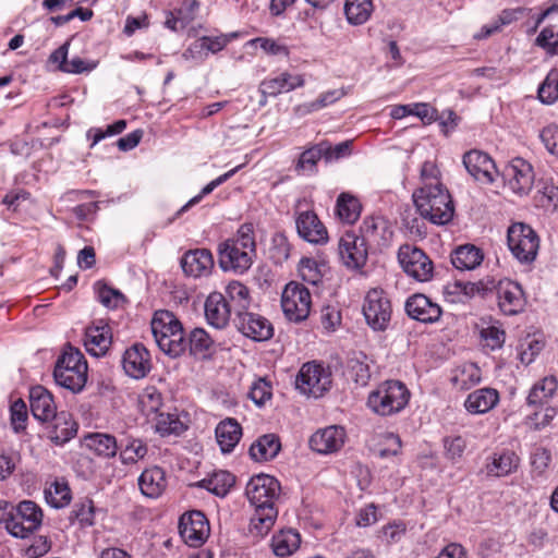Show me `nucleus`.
<instances>
[{"label": "nucleus", "instance_id": "f257e3e1", "mask_svg": "<svg viewBox=\"0 0 558 558\" xmlns=\"http://www.w3.org/2000/svg\"><path fill=\"white\" fill-rule=\"evenodd\" d=\"M217 254L222 271L234 275L247 272L257 256L253 226L242 225L233 236L219 243Z\"/></svg>", "mask_w": 558, "mask_h": 558}, {"label": "nucleus", "instance_id": "f03ea898", "mask_svg": "<svg viewBox=\"0 0 558 558\" xmlns=\"http://www.w3.org/2000/svg\"><path fill=\"white\" fill-rule=\"evenodd\" d=\"M413 201L420 215L437 226L450 222L454 215V206L449 192L441 183H425L413 193Z\"/></svg>", "mask_w": 558, "mask_h": 558}, {"label": "nucleus", "instance_id": "7ed1b4c3", "mask_svg": "<svg viewBox=\"0 0 558 558\" xmlns=\"http://www.w3.org/2000/svg\"><path fill=\"white\" fill-rule=\"evenodd\" d=\"M151 332L158 348L171 357L183 354L187 348L184 330L177 316L167 310L156 311L151 319Z\"/></svg>", "mask_w": 558, "mask_h": 558}, {"label": "nucleus", "instance_id": "20e7f679", "mask_svg": "<svg viewBox=\"0 0 558 558\" xmlns=\"http://www.w3.org/2000/svg\"><path fill=\"white\" fill-rule=\"evenodd\" d=\"M87 362L78 349L66 348L58 357L53 371L56 383L72 391L81 392L87 381Z\"/></svg>", "mask_w": 558, "mask_h": 558}, {"label": "nucleus", "instance_id": "39448f33", "mask_svg": "<svg viewBox=\"0 0 558 558\" xmlns=\"http://www.w3.org/2000/svg\"><path fill=\"white\" fill-rule=\"evenodd\" d=\"M410 400V391L399 380H386L373 390L367 398V407L380 416H389L402 411Z\"/></svg>", "mask_w": 558, "mask_h": 558}, {"label": "nucleus", "instance_id": "423d86ee", "mask_svg": "<svg viewBox=\"0 0 558 558\" xmlns=\"http://www.w3.org/2000/svg\"><path fill=\"white\" fill-rule=\"evenodd\" d=\"M43 519V510L36 502L23 500L11 508L3 522L10 535L27 538L41 526Z\"/></svg>", "mask_w": 558, "mask_h": 558}, {"label": "nucleus", "instance_id": "0eeeda50", "mask_svg": "<svg viewBox=\"0 0 558 558\" xmlns=\"http://www.w3.org/2000/svg\"><path fill=\"white\" fill-rule=\"evenodd\" d=\"M331 384L329 367L315 361L303 364L295 378L296 389L302 395L313 398L323 397L331 388Z\"/></svg>", "mask_w": 558, "mask_h": 558}, {"label": "nucleus", "instance_id": "6e6552de", "mask_svg": "<svg viewBox=\"0 0 558 558\" xmlns=\"http://www.w3.org/2000/svg\"><path fill=\"white\" fill-rule=\"evenodd\" d=\"M507 240L509 250L520 263L530 264L536 258L539 239L530 226L513 223L508 229Z\"/></svg>", "mask_w": 558, "mask_h": 558}, {"label": "nucleus", "instance_id": "1a4fd4ad", "mask_svg": "<svg viewBox=\"0 0 558 558\" xmlns=\"http://www.w3.org/2000/svg\"><path fill=\"white\" fill-rule=\"evenodd\" d=\"M398 260L403 271L418 282H428L434 277V263L417 246L401 245L398 251Z\"/></svg>", "mask_w": 558, "mask_h": 558}, {"label": "nucleus", "instance_id": "9d476101", "mask_svg": "<svg viewBox=\"0 0 558 558\" xmlns=\"http://www.w3.org/2000/svg\"><path fill=\"white\" fill-rule=\"evenodd\" d=\"M312 296L306 287L298 282L288 283L281 294V307L286 318L292 323L305 320L311 312Z\"/></svg>", "mask_w": 558, "mask_h": 558}, {"label": "nucleus", "instance_id": "9b49d317", "mask_svg": "<svg viewBox=\"0 0 558 558\" xmlns=\"http://www.w3.org/2000/svg\"><path fill=\"white\" fill-rule=\"evenodd\" d=\"M391 303L380 289L367 292L363 303V315L367 325L375 331L387 329L391 319Z\"/></svg>", "mask_w": 558, "mask_h": 558}, {"label": "nucleus", "instance_id": "f8f14e48", "mask_svg": "<svg viewBox=\"0 0 558 558\" xmlns=\"http://www.w3.org/2000/svg\"><path fill=\"white\" fill-rule=\"evenodd\" d=\"M505 184L519 196L527 195L534 184V171L523 158H513L501 172Z\"/></svg>", "mask_w": 558, "mask_h": 558}, {"label": "nucleus", "instance_id": "ddd939ff", "mask_svg": "<svg viewBox=\"0 0 558 558\" xmlns=\"http://www.w3.org/2000/svg\"><path fill=\"white\" fill-rule=\"evenodd\" d=\"M280 493L279 482L270 475L258 474L253 476L245 488L248 501L254 507L275 506Z\"/></svg>", "mask_w": 558, "mask_h": 558}, {"label": "nucleus", "instance_id": "4468645a", "mask_svg": "<svg viewBox=\"0 0 558 558\" xmlns=\"http://www.w3.org/2000/svg\"><path fill=\"white\" fill-rule=\"evenodd\" d=\"M179 531L189 546L198 547L209 535V524L203 512L194 510L181 517Z\"/></svg>", "mask_w": 558, "mask_h": 558}, {"label": "nucleus", "instance_id": "2eb2a0df", "mask_svg": "<svg viewBox=\"0 0 558 558\" xmlns=\"http://www.w3.org/2000/svg\"><path fill=\"white\" fill-rule=\"evenodd\" d=\"M463 165L469 174L482 184H492L498 175L494 160L482 150L466 151L463 155Z\"/></svg>", "mask_w": 558, "mask_h": 558}, {"label": "nucleus", "instance_id": "dca6fc26", "mask_svg": "<svg viewBox=\"0 0 558 558\" xmlns=\"http://www.w3.org/2000/svg\"><path fill=\"white\" fill-rule=\"evenodd\" d=\"M498 306L505 315L521 313L526 304L524 292L518 282L510 279H501L495 286Z\"/></svg>", "mask_w": 558, "mask_h": 558}, {"label": "nucleus", "instance_id": "f3484780", "mask_svg": "<svg viewBox=\"0 0 558 558\" xmlns=\"http://www.w3.org/2000/svg\"><path fill=\"white\" fill-rule=\"evenodd\" d=\"M235 327L245 337L254 341H266L274 335L271 323L264 316L252 312H239L235 317Z\"/></svg>", "mask_w": 558, "mask_h": 558}, {"label": "nucleus", "instance_id": "a211bd4d", "mask_svg": "<svg viewBox=\"0 0 558 558\" xmlns=\"http://www.w3.org/2000/svg\"><path fill=\"white\" fill-rule=\"evenodd\" d=\"M339 257L349 269H360L367 260L366 243L354 233H344L339 241Z\"/></svg>", "mask_w": 558, "mask_h": 558}, {"label": "nucleus", "instance_id": "6ab92c4d", "mask_svg": "<svg viewBox=\"0 0 558 558\" xmlns=\"http://www.w3.org/2000/svg\"><path fill=\"white\" fill-rule=\"evenodd\" d=\"M347 439L345 429L339 425H330L318 429L310 438V447L320 453L330 454L339 451Z\"/></svg>", "mask_w": 558, "mask_h": 558}, {"label": "nucleus", "instance_id": "aec40b11", "mask_svg": "<svg viewBox=\"0 0 558 558\" xmlns=\"http://www.w3.org/2000/svg\"><path fill=\"white\" fill-rule=\"evenodd\" d=\"M404 308L409 317L424 324L438 322L442 314L439 304L421 293L408 298Z\"/></svg>", "mask_w": 558, "mask_h": 558}, {"label": "nucleus", "instance_id": "412c9836", "mask_svg": "<svg viewBox=\"0 0 558 558\" xmlns=\"http://www.w3.org/2000/svg\"><path fill=\"white\" fill-rule=\"evenodd\" d=\"M125 374L134 379L144 378L151 368L150 354L142 343H135L125 350L122 356Z\"/></svg>", "mask_w": 558, "mask_h": 558}, {"label": "nucleus", "instance_id": "4be33fe9", "mask_svg": "<svg viewBox=\"0 0 558 558\" xmlns=\"http://www.w3.org/2000/svg\"><path fill=\"white\" fill-rule=\"evenodd\" d=\"M295 226L298 234L303 240L313 244L327 243V229L313 210L299 213L295 218Z\"/></svg>", "mask_w": 558, "mask_h": 558}, {"label": "nucleus", "instance_id": "5701e85b", "mask_svg": "<svg viewBox=\"0 0 558 558\" xmlns=\"http://www.w3.org/2000/svg\"><path fill=\"white\" fill-rule=\"evenodd\" d=\"M181 267L186 276L206 277L214 268V257L208 248L190 250L181 258Z\"/></svg>", "mask_w": 558, "mask_h": 558}, {"label": "nucleus", "instance_id": "b1692460", "mask_svg": "<svg viewBox=\"0 0 558 558\" xmlns=\"http://www.w3.org/2000/svg\"><path fill=\"white\" fill-rule=\"evenodd\" d=\"M519 456L511 449H498L486 458L485 471L488 476L504 477L517 472Z\"/></svg>", "mask_w": 558, "mask_h": 558}, {"label": "nucleus", "instance_id": "393cba45", "mask_svg": "<svg viewBox=\"0 0 558 558\" xmlns=\"http://www.w3.org/2000/svg\"><path fill=\"white\" fill-rule=\"evenodd\" d=\"M205 317L207 323L216 329H223L231 318V305L221 292H211L205 301Z\"/></svg>", "mask_w": 558, "mask_h": 558}, {"label": "nucleus", "instance_id": "a878e982", "mask_svg": "<svg viewBox=\"0 0 558 558\" xmlns=\"http://www.w3.org/2000/svg\"><path fill=\"white\" fill-rule=\"evenodd\" d=\"M112 341L110 326L99 320L85 330L84 345L92 355L102 356L107 353Z\"/></svg>", "mask_w": 558, "mask_h": 558}, {"label": "nucleus", "instance_id": "bb28decb", "mask_svg": "<svg viewBox=\"0 0 558 558\" xmlns=\"http://www.w3.org/2000/svg\"><path fill=\"white\" fill-rule=\"evenodd\" d=\"M29 402L32 413L38 421L47 422L58 416L52 395L45 387L31 388Z\"/></svg>", "mask_w": 558, "mask_h": 558}, {"label": "nucleus", "instance_id": "cd10ccee", "mask_svg": "<svg viewBox=\"0 0 558 558\" xmlns=\"http://www.w3.org/2000/svg\"><path fill=\"white\" fill-rule=\"evenodd\" d=\"M138 487L141 493L148 498L160 497L167 488L165 471L156 465L145 469L138 477Z\"/></svg>", "mask_w": 558, "mask_h": 558}, {"label": "nucleus", "instance_id": "c85d7f7f", "mask_svg": "<svg viewBox=\"0 0 558 558\" xmlns=\"http://www.w3.org/2000/svg\"><path fill=\"white\" fill-rule=\"evenodd\" d=\"M215 435L221 452L230 453L242 437V427L235 418L227 417L217 424Z\"/></svg>", "mask_w": 558, "mask_h": 558}, {"label": "nucleus", "instance_id": "c756f323", "mask_svg": "<svg viewBox=\"0 0 558 558\" xmlns=\"http://www.w3.org/2000/svg\"><path fill=\"white\" fill-rule=\"evenodd\" d=\"M499 402V393L493 388H481L471 392L464 401L466 411L471 414H485Z\"/></svg>", "mask_w": 558, "mask_h": 558}, {"label": "nucleus", "instance_id": "7c9ffc66", "mask_svg": "<svg viewBox=\"0 0 558 558\" xmlns=\"http://www.w3.org/2000/svg\"><path fill=\"white\" fill-rule=\"evenodd\" d=\"M305 81L302 75H292L283 72L276 77L267 78L260 84V92L265 96L275 97L281 93L291 92L298 87H302Z\"/></svg>", "mask_w": 558, "mask_h": 558}, {"label": "nucleus", "instance_id": "2f4dec72", "mask_svg": "<svg viewBox=\"0 0 558 558\" xmlns=\"http://www.w3.org/2000/svg\"><path fill=\"white\" fill-rule=\"evenodd\" d=\"M280 449L279 437L275 434H266L251 445L248 453L254 461L262 462L274 459Z\"/></svg>", "mask_w": 558, "mask_h": 558}, {"label": "nucleus", "instance_id": "473e14b6", "mask_svg": "<svg viewBox=\"0 0 558 558\" xmlns=\"http://www.w3.org/2000/svg\"><path fill=\"white\" fill-rule=\"evenodd\" d=\"M483 259L482 250L473 244L461 245L451 254L452 265L460 270H473L482 264Z\"/></svg>", "mask_w": 558, "mask_h": 558}, {"label": "nucleus", "instance_id": "72a5a7b5", "mask_svg": "<svg viewBox=\"0 0 558 558\" xmlns=\"http://www.w3.org/2000/svg\"><path fill=\"white\" fill-rule=\"evenodd\" d=\"M84 444L90 451L102 458H113L119 448L116 437L105 433L86 435Z\"/></svg>", "mask_w": 558, "mask_h": 558}, {"label": "nucleus", "instance_id": "f704fd0d", "mask_svg": "<svg viewBox=\"0 0 558 558\" xmlns=\"http://www.w3.org/2000/svg\"><path fill=\"white\" fill-rule=\"evenodd\" d=\"M222 294H225L226 300L231 305V310H234L235 317L239 312H246L251 306L252 298L250 290L244 283L238 280L230 281L226 286Z\"/></svg>", "mask_w": 558, "mask_h": 558}, {"label": "nucleus", "instance_id": "c9c22d12", "mask_svg": "<svg viewBox=\"0 0 558 558\" xmlns=\"http://www.w3.org/2000/svg\"><path fill=\"white\" fill-rule=\"evenodd\" d=\"M558 381L555 376H546L535 383L526 398V404L532 408L542 407L555 395Z\"/></svg>", "mask_w": 558, "mask_h": 558}, {"label": "nucleus", "instance_id": "e433bc0d", "mask_svg": "<svg viewBox=\"0 0 558 558\" xmlns=\"http://www.w3.org/2000/svg\"><path fill=\"white\" fill-rule=\"evenodd\" d=\"M255 512L250 521V532L256 536H265L274 526L277 517L278 509L276 506L267 507H254Z\"/></svg>", "mask_w": 558, "mask_h": 558}, {"label": "nucleus", "instance_id": "4c0bfd02", "mask_svg": "<svg viewBox=\"0 0 558 558\" xmlns=\"http://www.w3.org/2000/svg\"><path fill=\"white\" fill-rule=\"evenodd\" d=\"M361 233L364 242L373 243L377 246L386 243L389 233L387 221L381 217H367L361 226Z\"/></svg>", "mask_w": 558, "mask_h": 558}, {"label": "nucleus", "instance_id": "58836bf2", "mask_svg": "<svg viewBox=\"0 0 558 558\" xmlns=\"http://www.w3.org/2000/svg\"><path fill=\"white\" fill-rule=\"evenodd\" d=\"M521 15L522 9L520 8L505 9L492 22L483 25L481 31L474 35V38L477 40L486 39L492 35L501 32L505 26L518 21Z\"/></svg>", "mask_w": 558, "mask_h": 558}, {"label": "nucleus", "instance_id": "ea45409f", "mask_svg": "<svg viewBox=\"0 0 558 558\" xmlns=\"http://www.w3.org/2000/svg\"><path fill=\"white\" fill-rule=\"evenodd\" d=\"M344 15L351 25H363L372 16L374 4L372 0H345Z\"/></svg>", "mask_w": 558, "mask_h": 558}, {"label": "nucleus", "instance_id": "a19ab883", "mask_svg": "<svg viewBox=\"0 0 558 558\" xmlns=\"http://www.w3.org/2000/svg\"><path fill=\"white\" fill-rule=\"evenodd\" d=\"M76 432V423L71 420V416L68 413L61 412L53 418L49 437L56 445H63L72 439Z\"/></svg>", "mask_w": 558, "mask_h": 558}, {"label": "nucleus", "instance_id": "79ce46f5", "mask_svg": "<svg viewBox=\"0 0 558 558\" xmlns=\"http://www.w3.org/2000/svg\"><path fill=\"white\" fill-rule=\"evenodd\" d=\"M235 483V477L228 471L214 472L208 478L199 482V486L218 497H225Z\"/></svg>", "mask_w": 558, "mask_h": 558}, {"label": "nucleus", "instance_id": "37998d69", "mask_svg": "<svg viewBox=\"0 0 558 558\" xmlns=\"http://www.w3.org/2000/svg\"><path fill=\"white\" fill-rule=\"evenodd\" d=\"M120 460L123 464H135L148 452L147 445L140 438L128 437L120 444Z\"/></svg>", "mask_w": 558, "mask_h": 558}, {"label": "nucleus", "instance_id": "c03bdc74", "mask_svg": "<svg viewBox=\"0 0 558 558\" xmlns=\"http://www.w3.org/2000/svg\"><path fill=\"white\" fill-rule=\"evenodd\" d=\"M361 214V204L359 199L348 193H341L336 204V215L344 222L354 223Z\"/></svg>", "mask_w": 558, "mask_h": 558}, {"label": "nucleus", "instance_id": "a18cd8bd", "mask_svg": "<svg viewBox=\"0 0 558 558\" xmlns=\"http://www.w3.org/2000/svg\"><path fill=\"white\" fill-rule=\"evenodd\" d=\"M214 341L203 328H195L189 338L190 353L197 359H207L211 355Z\"/></svg>", "mask_w": 558, "mask_h": 558}, {"label": "nucleus", "instance_id": "49530a36", "mask_svg": "<svg viewBox=\"0 0 558 558\" xmlns=\"http://www.w3.org/2000/svg\"><path fill=\"white\" fill-rule=\"evenodd\" d=\"M300 543V534L293 530H287L272 536L271 547L276 556L286 557L294 553Z\"/></svg>", "mask_w": 558, "mask_h": 558}, {"label": "nucleus", "instance_id": "de8ad7c7", "mask_svg": "<svg viewBox=\"0 0 558 558\" xmlns=\"http://www.w3.org/2000/svg\"><path fill=\"white\" fill-rule=\"evenodd\" d=\"M325 154H328V151L325 149L324 144L313 146L303 151L295 165L296 173L300 175H310L315 173L317 170V162L323 156H325Z\"/></svg>", "mask_w": 558, "mask_h": 558}, {"label": "nucleus", "instance_id": "09e8293b", "mask_svg": "<svg viewBox=\"0 0 558 558\" xmlns=\"http://www.w3.org/2000/svg\"><path fill=\"white\" fill-rule=\"evenodd\" d=\"M348 376L359 386H366L372 377L371 365L366 355L354 356L349 360Z\"/></svg>", "mask_w": 558, "mask_h": 558}, {"label": "nucleus", "instance_id": "8fccbe9b", "mask_svg": "<svg viewBox=\"0 0 558 558\" xmlns=\"http://www.w3.org/2000/svg\"><path fill=\"white\" fill-rule=\"evenodd\" d=\"M344 95L345 93L342 88L328 90L320 94L319 97L314 101L296 106L294 111L299 116H306L336 102Z\"/></svg>", "mask_w": 558, "mask_h": 558}, {"label": "nucleus", "instance_id": "3c124183", "mask_svg": "<svg viewBox=\"0 0 558 558\" xmlns=\"http://www.w3.org/2000/svg\"><path fill=\"white\" fill-rule=\"evenodd\" d=\"M451 381L457 389L468 390L481 381V369L473 363L464 364L457 369Z\"/></svg>", "mask_w": 558, "mask_h": 558}, {"label": "nucleus", "instance_id": "603ef678", "mask_svg": "<svg viewBox=\"0 0 558 558\" xmlns=\"http://www.w3.org/2000/svg\"><path fill=\"white\" fill-rule=\"evenodd\" d=\"M46 501L53 508L60 509L71 501V490L64 481L56 480L45 489Z\"/></svg>", "mask_w": 558, "mask_h": 558}, {"label": "nucleus", "instance_id": "864d4df0", "mask_svg": "<svg viewBox=\"0 0 558 558\" xmlns=\"http://www.w3.org/2000/svg\"><path fill=\"white\" fill-rule=\"evenodd\" d=\"M155 428L162 437L170 435L179 436L186 429V425L177 414L159 413L156 418Z\"/></svg>", "mask_w": 558, "mask_h": 558}, {"label": "nucleus", "instance_id": "5fc2aeb1", "mask_svg": "<svg viewBox=\"0 0 558 558\" xmlns=\"http://www.w3.org/2000/svg\"><path fill=\"white\" fill-rule=\"evenodd\" d=\"M324 263L314 258L303 257L299 263V274L301 278L311 284H318L323 278Z\"/></svg>", "mask_w": 558, "mask_h": 558}, {"label": "nucleus", "instance_id": "6e6d98bb", "mask_svg": "<svg viewBox=\"0 0 558 558\" xmlns=\"http://www.w3.org/2000/svg\"><path fill=\"white\" fill-rule=\"evenodd\" d=\"M444 454L451 463H457L463 458L466 449V439L462 436H446L442 439Z\"/></svg>", "mask_w": 558, "mask_h": 558}, {"label": "nucleus", "instance_id": "4d7b16f0", "mask_svg": "<svg viewBox=\"0 0 558 558\" xmlns=\"http://www.w3.org/2000/svg\"><path fill=\"white\" fill-rule=\"evenodd\" d=\"M291 253V245L288 238L281 233H277L271 239V245L269 247V257L277 264L281 265L288 260Z\"/></svg>", "mask_w": 558, "mask_h": 558}, {"label": "nucleus", "instance_id": "13d9d810", "mask_svg": "<svg viewBox=\"0 0 558 558\" xmlns=\"http://www.w3.org/2000/svg\"><path fill=\"white\" fill-rule=\"evenodd\" d=\"M538 98L543 104L551 105L558 99V72L551 70L538 87Z\"/></svg>", "mask_w": 558, "mask_h": 558}, {"label": "nucleus", "instance_id": "bf43d9fd", "mask_svg": "<svg viewBox=\"0 0 558 558\" xmlns=\"http://www.w3.org/2000/svg\"><path fill=\"white\" fill-rule=\"evenodd\" d=\"M242 166H238L230 171L219 175L215 180L210 181L208 184H206L199 194L191 198L184 206L181 207V209L178 211V215L182 214L183 211H186L190 207L196 205L202 201V198L208 194H210L216 187L225 183L227 180H229L232 175H234L239 169H241Z\"/></svg>", "mask_w": 558, "mask_h": 558}, {"label": "nucleus", "instance_id": "052dcab7", "mask_svg": "<svg viewBox=\"0 0 558 558\" xmlns=\"http://www.w3.org/2000/svg\"><path fill=\"white\" fill-rule=\"evenodd\" d=\"M250 399L258 407L264 405L272 397V387L266 378H258L252 383Z\"/></svg>", "mask_w": 558, "mask_h": 558}, {"label": "nucleus", "instance_id": "680f3d73", "mask_svg": "<svg viewBox=\"0 0 558 558\" xmlns=\"http://www.w3.org/2000/svg\"><path fill=\"white\" fill-rule=\"evenodd\" d=\"M487 290V287L483 281L470 282V281H456L454 283L447 287L448 294L462 295L468 299L473 298L476 294H483Z\"/></svg>", "mask_w": 558, "mask_h": 558}, {"label": "nucleus", "instance_id": "e2e57ef3", "mask_svg": "<svg viewBox=\"0 0 558 558\" xmlns=\"http://www.w3.org/2000/svg\"><path fill=\"white\" fill-rule=\"evenodd\" d=\"M71 513L82 527L95 524V507L90 499L75 504Z\"/></svg>", "mask_w": 558, "mask_h": 558}, {"label": "nucleus", "instance_id": "0e129e2a", "mask_svg": "<svg viewBox=\"0 0 558 558\" xmlns=\"http://www.w3.org/2000/svg\"><path fill=\"white\" fill-rule=\"evenodd\" d=\"M544 349L542 340L527 337L519 345V359L522 364H531Z\"/></svg>", "mask_w": 558, "mask_h": 558}, {"label": "nucleus", "instance_id": "69168bd1", "mask_svg": "<svg viewBox=\"0 0 558 558\" xmlns=\"http://www.w3.org/2000/svg\"><path fill=\"white\" fill-rule=\"evenodd\" d=\"M140 404L146 415L156 413L162 405L161 393L155 388H147L140 396Z\"/></svg>", "mask_w": 558, "mask_h": 558}, {"label": "nucleus", "instance_id": "338daca9", "mask_svg": "<svg viewBox=\"0 0 558 558\" xmlns=\"http://www.w3.org/2000/svg\"><path fill=\"white\" fill-rule=\"evenodd\" d=\"M98 301L108 308H117L124 302V295L116 289L106 284L99 286L97 289Z\"/></svg>", "mask_w": 558, "mask_h": 558}, {"label": "nucleus", "instance_id": "774afa93", "mask_svg": "<svg viewBox=\"0 0 558 558\" xmlns=\"http://www.w3.org/2000/svg\"><path fill=\"white\" fill-rule=\"evenodd\" d=\"M536 45L543 48L548 54H558V33L551 27H545L536 37Z\"/></svg>", "mask_w": 558, "mask_h": 558}]
</instances>
